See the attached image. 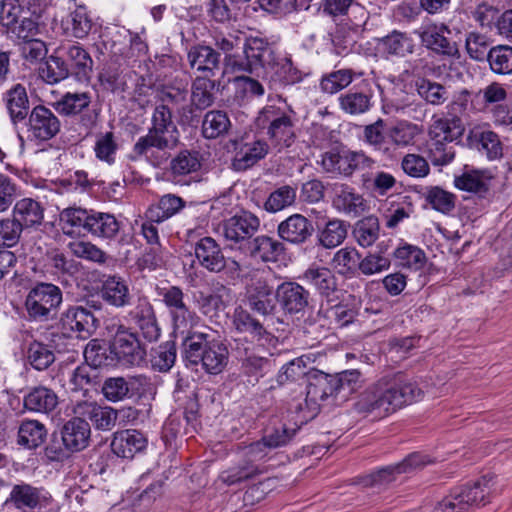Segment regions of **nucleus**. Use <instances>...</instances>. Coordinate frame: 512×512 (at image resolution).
I'll return each mask as SVG.
<instances>
[{
    "label": "nucleus",
    "instance_id": "nucleus-1",
    "mask_svg": "<svg viewBox=\"0 0 512 512\" xmlns=\"http://www.w3.org/2000/svg\"><path fill=\"white\" fill-rule=\"evenodd\" d=\"M147 134L138 138L133 146L137 159H143L154 168L167 164L170 151L181 143L180 132L173 122V111L181 124H190L196 117L188 101L186 86H166L157 93Z\"/></svg>",
    "mask_w": 512,
    "mask_h": 512
},
{
    "label": "nucleus",
    "instance_id": "nucleus-2",
    "mask_svg": "<svg viewBox=\"0 0 512 512\" xmlns=\"http://www.w3.org/2000/svg\"><path fill=\"white\" fill-rule=\"evenodd\" d=\"M423 395V390L415 380L402 373H394L370 384L361 393L354 407L360 414L381 419L420 401Z\"/></svg>",
    "mask_w": 512,
    "mask_h": 512
},
{
    "label": "nucleus",
    "instance_id": "nucleus-3",
    "mask_svg": "<svg viewBox=\"0 0 512 512\" xmlns=\"http://www.w3.org/2000/svg\"><path fill=\"white\" fill-rule=\"evenodd\" d=\"M183 358L186 365L201 366L208 374L218 375L229 361L227 345L211 334L201 332L186 335L182 341Z\"/></svg>",
    "mask_w": 512,
    "mask_h": 512
},
{
    "label": "nucleus",
    "instance_id": "nucleus-4",
    "mask_svg": "<svg viewBox=\"0 0 512 512\" xmlns=\"http://www.w3.org/2000/svg\"><path fill=\"white\" fill-rule=\"evenodd\" d=\"M65 234H72L74 228L82 229L93 237L113 239L120 230V224L113 214L85 209L68 207L60 213Z\"/></svg>",
    "mask_w": 512,
    "mask_h": 512
},
{
    "label": "nucleus",
    "instance_id": "nucleus-5",
    "mask_svg": "<svg viewBox=\"0 0 512 512\" xmlns=\"http://www.w3.org/2000/svg\"><path fill=\"white\" fill-rule=\"evenodd\" d=\"M292 111L276 105L264 106L256 119L257 126L266 130L271 146L281 152L295 142V122Z\"/></svg>",
    "mask_w": 512,
    "mask_h": 512
},
{
    "label": "nucleus",
    "instance_id": "nucleus-6",
    "mask_svg": "<svg viewBox=\"0 0 512 512\" xmlns=\"http://www.w3.org/2000/svg\"><path fill=\"white\" fill-rule=\"evenodd\" d=\"M492 476H483L472 485L454 489L434 507L433 512H467L472 507L489 502L492 492Z\"/></svg>",
    "mask_w": 512,
    "mask_h": 512
},
{
    "label": "nucleus",
    "instance_id": "nucleus-7",
    "mask_svg": "<svg viewBox=\"0 0 512 512\" xmlns=\"http://www.w3.org/2000/svg\"><path fill=\"white\" fill-rule=\"evenodd\" d=\"M62 301L63 294L58 286L40 282L28 292L25 308L30 319L44 322L54 318Z\"/></svg>",
    "mask_w": 512,
    "mask_h": 512
},
{
    "label": "nucleus",
    "instance_id": "nucleus-8",
    "mask_svg": "<svg viewBox=\"0 0 512 512\" xmlns=\"http://www.w3.org/2000/svg\"><path fill=\"white\" fill-rule=\"evenodd\" d=\"M376 161L363 151L331 149L321 155L318 164L330 174L351 177L356 170L371 169Z\"/></svg>",
    "mask_w": 512,
    "mask_h": 512
},
{
    "label": "nucleus",
    "instance_id": "nucleus-9",
    "mask_svg": "<svg viewBox=\"0 0 512 512\" xmlns=\"http://www.w3.org/2000/svg\"><path fill=\"white\" fill-rule=\"evenodd\" d=\"M226 148L228 152L232 153L231 166L233 170L243 172L263 160L268 155L270 146L263 139L238 137L230 139Z\"/></svg>",
    "mask_w": 512,
    "mask_h": 512
},
{
    "label": "nucleus",
    "instance_id": "nucleus-10",
    "mask_svg": "<svg viewBox=\"0 0 512 512\" xmlns=\"http://www.w3.org/2000/svg\"><path fill=\"white\" fill-rule=\"evenodd\" d=\"M111 353L115 364L139 366L144 361L147 351L134 332L124 325H119L111 342Z\"/></svg>",
    "mask_w": 512,
    "mask_h": 512
},
{
    "label": "nucleus",
    "instance_id": "nucleus-11",
    "mask_svg": "<svg viewBox=\"0 0 512 512\" xmlns=\"http://www.w3.org/2000/svg\"><path fill=\"white\" fill-rule=\"evenodd\" d=\"M92 102L91 93L83 92H66L56 102L53 108L59 115L65 117H76L80 115V123L86 129H92L98 121V112L89 110Z\"/></svg>",
    "mask_w": 512,
    "mask_h": 512
},
{
    "label": "nucleus",
    "instance_id": "nucleus-12",
    "mask_svg": "<svg viewBox=\"0 0 512 512\" xmlns=\"http://www.w3.org/2000/svg\"><path fill=\"white\" fill-rule=\"evenodd\" d=\"M27 117V139L36 144L51 140L61 130L58 116L44 105L33 107Z\"/></svg>",
    "mask_w": 512,
    "mask_h": 512
},
{
    "label": "nucleus",
    "instance_id": "nucleus-13",
    "mask_svg": "<svg viewBox=\"0 0 512 512\" xmlns=\"http://www.w3.org/2000/svg\"><path fill=\"white\" fill-rule=\"evenodd\" d=\"M168 161L167 173L175 184L190 185L197 181V173L202 167L198 151L183 149Z\"/></svg>",
    "mask_w": 512,
    "mask_h": 512
},
{
    "label": "nucleus",
    "instance_id": "nucleus-14",
    "mask_svg": "<svg viewBox=\"0 0 512 512\" xmlns=\"http://www.w3.org/2000/svg\"><path fill=\"white\" fill-rule=\"evenodd\" d=\"M260 227V220L257 216L248 211H242L223 222V236L234 244H240L239 248L245 249L247 242L251 241L253 235Z\"/></svg>",
    "mask_w": 512,
    "mask_h": 512
},
{
    "label": "nucleus",
    "instance_id": "nucleus-15",
    "mask_svg": "<svg viewBox=\"0 0 512 512\" xmlns=\"http://www.w3.org/2000/svg\"><path fill=\"white\" fill-rule=\"evenodd\" d=\"M151 383L144 375L107 378L102 386V392L105 398L111 402L123 401L131 398L135 394L149 391Z\"/></svg>",
    "mask_w": 512,
    "mask_h": 512
},
{
    "label": "nucleus",
    "instance_id": "nucleus-16",
    "mask_svg": "<svg viewBox=\"0 0 512 512\" xmlns=\"http://www.w3.org/2000/svg\"><path fill=\"white\" fill-rule=\"evenodd\" d=\"M245 302L250 310L267 316L276 308V291L263 277H254L246 286Z\"/></svg>",
    "mask_w": 512,
    "mask_h": 512
},
{
    "label": "nucleus",
    "instance_id": "nucleus-17",
    "mask_svg": "<svg viewBox=\"0 0 512 512\" xmlns=\"http://www.w3.org/2000/svg\"><path fill=\"white\" fill-rule=\"evenodd\" d=\"M57 53H61L66 61L69 72L79 82L90 80L94 61L90 53L80 43L62 45Z\"/></svg>",
    "mask_w": 512,
    "mask_h": 512
},
{
    "label": "nucleus",
    "instance_id": "nucleus-18",
    "mask_svg": "<svg viewBox=\"0 0 512 512\" xmlns=\"http://www.w3.org/2000/svg\"><path fill=\"white\" fill-rule=\"evenodd\" d=\"M430 463H432V460L429 456L421 453H412L400 463L386 466L372 473L367 478L366 483L371 486L386 485L394 481L396 479V475L409 473Z\"/></svg>",
    "mask_w": 512,
    "mask_h": 512
},
{
    "label": "nucleus",
    "instance_id": "nucleus-19",
    "mask_svg": "<svg viewBox=\"0 0 512 512\" xmlns=\"http://www.w3.org/2000/svg\"><path fill=\"white\" fill-rule=\"evenodd\" d=\"M60 325L65 332H75L81 338H88L95 333L99 320L91 311L82 306H71L60 317Z\"/></svg>",
    "mask_w": 512,
    "mask_h": 512
},
{
    "label": "nucleus",
    "instance_id": "nucleus-20",
    "mask_svg": "<svg viewBox=\"0 0 512 512\" xmlns=\"http://www.w3.org/2000/svg\"><path fill=\"white\" fill-rule=\"evenodd\" d=\"M310 293L297 282L288 281L278 285L276 298L285 313H303L309 304Z\"/></svg>",
    "mask_w": 512,
    "mask_h": 512
},
{
    "label": "nucleus",
    "instance_id": "nucleus-21",
    "mask_svg": "<svg viewBox=\"0 0 512 512\" xmlns=\"http://www.w3.org/2000/svg\"><path fill=\"white\" fill-rule=\"evenodd\" d=\"M312 222L304 215L295 213L281 221L277 227L279 238L292 245H302L313 235Z\"/></svg>",
    "mask_w": 512,
    "mask_h": 512
},
{
    "label": "nucleus",
    "instance_id": "nucleus-22",
    "mask_svg": "<svg viewBox=\"0 0 512 512\" xmlns=\"http://www.w3.org/2000/svg\"><path fill=\"white\" fill-rule=\"evenodd\" d=\"M148 445L147 436L136 429L117 431L111 441L112 452L123 459H133L136 454L142 453Z\"/></svg>",
    "mask_w": 512,
    "mask_h": 512
},
{
    "label": "nucleus",
    "instance_id": "nucleus-23",
    "mask_svg": "<svg viewBox=\"0 0 512 512\" xmlns=\"http://www.w3.org/2000/svg\"><path fill=\"white\" fill-rule=\"evenodd\" d=\"M265 74L273 88L295 84L303 78L301 71L294 66L290 56L275 55L268 61Z\"/></svg>",
    "mask_w": 512,
    "mask_h": 512
},
{
    "label": "nucleus",
    "instance_id": "nucleus-24",
    "mask_svg": "<svg viewBox=\"0 0 512 512\" xmlns=\"http://www.w3.org/2000/svg\"><path fill=\"white\" fill-rule=\"evenodd\" d=\"M451 31L445 24L429 26L419 33L422 44L433 52L448 57L459 55L457 43L449 39L446 34Z\"/></svg>",
    "mask_w": 512,
    "mask_h": 512
},
{
    "label": "nucleus",
    "instance_id": "nucleus-25",
    "mask_svg": "<svg viewBox=\"0 0 512 512\" xmlns=\"http://www.w3.org/2000/svg\"><path fill=\"white\" fill-rule=\"evenodd\" d=\"M129 317L139 328L142 336L149 342L156 341L160 336L153 305L146 297L139 298L137 304L129 311Z\"/></svg>",
    "mask_w": 512,
    "mask_h": 512
},
{
    "label": "nucleus",
    "instance_id": "nucleus-26",
    "mask_svg": "<svg viewBox=\"0 0 512 512\" xmlns=\"http://www.w3.org/2000/svg\"><path fill=\"white\" fill-rule=\"evenodd\" d=\"M333 207L348 216L358 217L368 208L363 195L348 184H338L334 187Z\"/></svg>",
    "mask_w": 512,
    "mask_h": 512
},
{
    "label": "nucleus",
    "instance_id": "nucleus-27",
    "mask_svg": "<svg viewBox=\"0 0 512 512\" xmlns=\"http://www.w3.org/2000/svg\"><path fill=\"white\" fill-rule=\"evenodd\" d=\"M195 257L203 268L211 273H219L224 267V254L220 245L212 237H203L194 245Z\"/></svg>",
    "mask_w": 512,
    "mask_h": 512
},
{
    "label": "nucleus",
    "instance_id": "nucleus-28",
    "mask_svg": "<svg viewBox=\"0 0 512 512\" xmlns=\"http://www.w3.org/2000/svg\"><path fill=\"white\" fill-rule=\"evenodd\" d=\"M60 435L74 453L83 451L89 446L91 438L90 424L81 417L67 420L60 429Z\"/></svg>",
    "mask_w": 512,
    "mask_h": 512
},
{
    "label": "nucleus",
    "instance_id": "nucleus-29",
    "mask_svg": "<svg viewBox=\"0 0 512 512\" xmlns=\"http://www.w3.org/2000/svg\"><path fill=\"white\" fill-rule=\"evenodd\" d=\"M100 296L106 303L116 308L126 307L132 300L128 282L118 275H109L102 281Z\"/></svg>",
    "mask_w": 512,
    "mask_h": 512
},
{
    "label": "nucleus",
    "instance_id": "nucleus-30",
    "mask_svg": "<svg viewBox=\"0 0 512 512\" xmlns=\"http://www.w3.org/2000/svg\"><path fill=\"white\" fill-rule=\"evenodd\" d=\"M187 59L191 68L205 73V77H214L221 67L220 54L207 45L192 46Z\"/></svg>",
    "mask_w": 512,
    "mask_h": 512
},
{
    "label": "nucleus",
    "instance_id": "nucleus-31",
    "mask_svg": "<svg viewBox=\"0 0 512 512\" xmlns=\"http://www.w3.org/2000/svg\"><path fill=\"white\" fill-rule=\"evenodd\" d=\"M466 140L470 148L485 153L489 160L500 159L503 156L499 136L491 130L473 128L469 131Z\"/></svg>",
    "mask_w": 512,
    "mask_h": 512
},
{
    "label": "nucleus",
    "instance_id": "nucleus-32",
    "mask_svg": "<svg viewBox=\"0 0 512 512\" xmlns=\"http://www.w3.org/2000/svg\"><path fill=\"white\" fill-rule=\"evenodd\" d=\"M245 252L255 259L274 263L285 253V246L273 237L259 235L247 242Z\"/></svg>",
    "mask_w": 512,
    "mask_h": 512
},
{
    "label": "nucleus",
    "instance_id": "nucleus-33",
    "mask_svg": "<svg viewBox=\"0 0 512 512\" xmlns=\"http://www.w3.org/2000/svg\"><path fill=\"white\" fill-rule=\"evenodd\" d=\"M373 92L367 84L352 88L339 96L340 109L349 115H361L372 107Z\"/></svg>",
    "mask_w": 512,
    "mask_h": 512
},
{
    "label": "nucleus",
    "instance_id": "nucleus-34",
    "mask_svg": "<svg viewBox=\"0 0 512 512\" xmlns=\"http://www.w3.org/2000/svg\"><path fill=\"white\" fill-rule=\"evenodd\" d=\"M3 101L13 124L24 121L30 114V103L24 85L17 83L8 89Z\"/></svg>",
    "mask_w": 512,
    "mask_h": 512
},
{
    "label": "nucleus",
    "instance_id": "nucleus-35",
    "mask_svg": "<svg viewBox=\"0 0 512 512\" xmlns=\"http://www.w3.org/2000/svg\"><path fill=\"white\" fill-rule=\"evenodd\" d=\"M232 323L238 332L249 334L254 341L262 345L264 343H270L274 338L258 319L254 318L242 307L235 309Z\"/></svg>",
    "mask_w": 512,
    "mask_h": 512
},
{
    "label": "nucleus",
    "instance_id": "nucleus-36",
    "mask_svg": "<svg viewBox=\"0 0 512 512\" xmlns=\"http://www.w3.org/2000/svg\"><path fill=\"white\" fill-rule=\"evenodd\" d=\"M465 132L462 119H451L448 116L433 115L428 134L430 139L446 142L459 141Z\"/></svg>",
    "mask_w": 512,
    "mask_h": 512
},
{
    "label": "nucleus",
    "instance_id": "nucleus-37",
    "mask_svg": "<svg viewBox=\"0 0 512 512\" xmlns=\"http://www.w3.org/2000/svg\"><path fill=\"white\" fill-rule=\"evenodd\" d=\"M300 279L313 286L323 296H329L337 289V279L332 270L317 264L310 265Z\"/></svg>",
    "mask_w": 512,
    "mask_h": 512
},
{
    "label": "nucleus",
    "instance_id": "nucleus-38",
    "mask_svg": "<svg viewBox=\"0 0 512 512\" xmlns=\"http://www.w3.org/2000/svg\"><path fill=\"white\" fill-rule=\"evenodd\" d=\"M12 216L23 229L41 225L44 219V209L41 204L32 198H22L16 201Z\"/></svg>",
    "mask_w": 512,
    "mask_h": 512
},
{
    "label": "nucleus",
    "instance_id": "nucleus-39",
    "mask_svg": "<svg viewBox=\"0 0 512 512\" xmlns=\"http://www.w3.org/2000/svg\"><path fill=\"white\" fill-rule=\"evenodd\" d=\"M494 175L489 170L467 169L454 179L455 186L463 191L484 195Z\"/></svg>",
    "mask_w": 512,
    "mask_h": 512
},
{
    "label": "nucleus",
    "instance_id": "nucleus-40",
    "mask_svg": "<svg viewBox=\"0 0 512 512\" xmlns=\"http://www.w3.org/2000/svg\"><path fill=\"white\" fill-rule=\"evenodd\" d=\"M47 428L38 420L25 419L18 427L17 444L21 447L34 450L46 440Z\"/></svg>",
    "mask_w": 512,
    "mask_h": 512
},
{
    "label": "nucleus",
    "instance_id": "nucleus-41",
    "mask_svg": "<svg viewBox=\"0 0 512 512\" xmlns=\"http://www.w3.org/2000/svg\"><path fill=\"white\" fill-rule=\"evenodd\" d=\"M77 412L85 415L98 430H110L116 423V409L100 406L95 402H85L78 405Z\"/></svg>",
    "mask_w": 512,
    "mask_h": 512
},
{
    "label": "nucleus",
    "instance_id": "nucleus-42",
    "mask_svg": "<svg viewBox=\"0 0 512 512\" xmlns=\"http://www.w3.org/2000/svg\"><path fill=\"white\" fill-rule=\"evenodd\" d=\"M414 41L407 34L400 31H392L378 42L379 51L388 56L405 57L414 51Z\"/></svg>",
    "mask_w": 512,
    "mask_h": 512
},
{
    "label": "nucleus",
    "instance_id": "nucleus-43",
    "mask_svg": "<svg viewBox=\"0 0 512 512\" xmlns=\"http://www.w3.org/2000/svg\"><path fill=\"white\" fill-rule=\"evenodd\" d=\"M185 206V201L174 194L162 196L156 204L151 205L145 212V218L157 222L166 221L180 212Z\"/></svg>",
    "mask_w": 512,
    "mask_h": 512
},
{
    "label": "nucleus",
    "instance_id": "nucleus-44",
    "mask_svg": "<svg viewBox=\"0 0 512 512\" xmlns=\"http://www.w3.org/2000/svg\"><path fill=\"white\" fill-rule=\"evenodd\" d=\"M349 224L341 219L328 220L322 228H318V244L326 249L341 245L347 237Z\"/></svg>",
    "mask_w": 512,
    "mask_h": 512
},
{
    "label": "nucleus",
    "instance_id": "nucleus-45",
    "mask_svg": "<svg viewBox=\"0 0 512 512\" xmlns=\"http://www.w3.org/2000/svg\"><path fill=\"white\" fill-rule=\"evenodd\" d=\"M57 404L56 393L44 386L34 387L24 397V407L33 412L49 413L56 408Z\"/></svg>",
    "mask_w": 512,
    "mask_h": 512
},
{
    "label": "nucleus",
    "instance_id": "nucleus-46",
    "mask_svg": "<svg viewBox=\"0 0 512 512\" xmlns=\"http://www.w3.org/2000/svg\"><path fill=\"white\" fill-rule=\"evenodd\" d=\"M64 26L70 36L76 39H85L94 27V22L87 7L78 5L69 13Z\"/></svg>",
    "mask_w": 512,
    "mask_h": 512
},
{
    "label": "nucleus",
    "instance_id": "nucleus-47",
    "mask_svg": "<svg viewBox=\"0 0 512 512\" xmlns=\"http://www.w3.org/2000/svg\"><path fill=\"white\" fill-rule=\"evenodd\" d=\"M243 53L255 69H266L268 61L276 55L267 40L260 37H249L243 47Z\"/></svg>",
    "mask_w": 512,
    "mask_h": 512
},
{
    "label": "nucleus",
    "instance_id": "nucleus-48",
    "mask_svg": "<svg viewBox=\"0 0 512 512\" xmlns=\"http://www.w3.org/2000/svg\"><path fill=\"white\" fill-rule=\"evenodd\" d=\"M364 140L375 151L387 158L394 156V148L389 144V136L384 131V121L378 119L376 122L364 127Z\"/></svg>",
    "mask_w": 512,
    "mask_h": 512
},
{
    "label": "nucleus",
    "instance_id": "nucleus-49",
    "mask_svg": "<svg viewBox=\"0 0 512 512\" xmlns=\"http://www.w3.org/2000/svg\"><path fill=\"white\" fill-rule=\"evenodd\" d=\"M169 316L174 332L183 335V338L198 333L193 329L201 323V318L187 303L169 313Z\"/></svg>",
    "mask_w": 512,
    "mask_h": 512
},
{
    "label": "nucleus",
    "instance_id": "nucleus-50",
    "mask_svg": "<svg viewBox=\"0 0 512 512\" xmlns=\"http://www.w3.org/2000/svg\"><path fill=\"white\" fill-rule=\"evenodd\" d=\"M216 82L210 77H196L192 83L190 105L195 109L204 110L214 103L213 90Z\"/></svg>",
    "mask_w": 512,
    "mask_h": 512
},
{
    "label": "nucleus",
    "instance_id": "nucleus-51",
    "mask_svg": "<svg viewBox=\"0 0 512 512\" xmlns=\"http://www.w3.org/2000/svg\"><path fill=\"white\" fill-rule=\"evenodd\" d=\"M84 358L86 363L93 367V369L115 364L113 354L111 353V344L98 339H92L88 342L84 349Z\"/></svg>",
    "mask_w": 512,
    "mask_h": 512
},
{
    "label": "nucleus",
    "instance_id": "nucleus-52",
    "mask_svg": "<svg viewBox=\"0 0 512 512\" xmlns=\"http://www.w3.org/2000/svg\"><path fill=\"white\" fill-rule=\"evenodd\" d=\"M422 133V128L409 121H400L387 130L389 144L394 151L414 143L415 138Z\"/></svg>",
    "mask_w": 512,
    "mask_h": 512
},
{
    "label": "nucleus",
    "instance_id": "nucleus-53",
    "mask_svg": "<svg viewBox=\"0 0 512 512\" xmlns=\"http://www.w3.org/2000/svg\"><path fill=\"white\" fill-rule=\"evenodd\" d=\"M415 89L421 99L433 106H440L449 98V92L445 86L426 78L417 79Z\"/></svg>",
    "mask_w": 512,
    "mask_h": 512
},
{
    "label": "nucleus",
    "instance_id": "nucleus-54",
    "mask_svg": "<svg viewBox=\"0 0 512 512\" xmlns=\"http://www.w3.org/2000/svg\"><path fill=\"white\" fill-rule=\"evenodd\" d=\"M67 247L73 256L99 265H104L112 260L110 255L89 241H72Z\"/></svg>",
    "mask_w": 512,
    "mask_h": 512
},
{
    "label": "nucleus",
    "instance_id": "nucleus-55",
    "mask_svg": "<svg viewBox=\"0 0 512 512\" xmlns=\"http://www.w3.org/2000/svg\"><path fill=\"white\" fill-rule=\"evenodd\" d=\"M231 128V121L226 112L221 110L208 111L203 119L202 131L207 139H215L226 134Z\"/></svg>",
    "mask_w": 512,
    "mask_h": 512
},
{
    "label": "nucleus",
    "instance_id": "nucleus-56",
    "mask_svg": "<svg viewBox=\"0 0 512 512\" xmlns=\"http://www.w3.org/2000/svg\"><path fill=\"white\" fill-rule=\"evenodd\" d=\"M39 76L48 84H56L71 76L62 54L51 55L39 68Z\"/></svg>",
    "mask_w": 512,
    "mask_h": 512
},
{
    "label": "nucleus",
    "instance_id": "nucleus-57",
    "mask_svg": "<svg viewBox=\"0 0 512 512\" xmlns=\"http://www.w3.org/2000/svg\"><path fill=\"white\" fill-rule=\"evenodd\" d=\"M259 472L255 464L243 460L237 465L223 470L219 475V480L227 486H233L255 477Z\"/></svg>",
    "mask_w": 512,
    "mask_h": 512
},
{
    "label": "nucleus",
    "instance_id": "nucleus-58",
    "mask_svg": "<svg viewBox=\"0 0 512 512\" xmlns=\"http://www.w3.org/2000/svg\"><path fill=\"white\" fill-rule=\"evenodd\" d=\"M361 255L352 247L339 249L332 258V265L338 274L352 275L359 269Z\"/></svg>",
    "mask_w": 512,
    "mask_h": 512
},
{
    "label": "nucleus",
    "instance_id": "nucleus-59",
    "mask_svg": "<svg viewBox=\"0 0 512 512\" xmlns=\"http://www.w3.org/2000/svg\"><path fill=\"white\" fill-rule=\"evenodd\" d=\"M380 225L375 216H368L359 220L353 230L357 243L362 247H369L379 237Z\"/></svg>",
    "mask_w": 512,
    "mask_h": 512
},
{
    "label": "nucleus",
    "instance_id": "nucleus-60",
    "mask_svg": "<svg viewBox=\"0 0 512 512\" xmlns=\"http://www.w3.org/2000/svg\"><path fill=\"white\" fill-rule=\"evenodd\" d=\"M487 61L491 70L499 75L512 74V47L498 45L489 50Z\"/></svg>",
    "mask_w": 512,
    "mask_h": 512
},
{
    "label": "nucleus",
    "instance_id": "nucleus-61",
    "mask_svg": "<svg viewBox=\"0 0 512 512\" xmlns=\"http://www.w3.org/2000/svg\"><path fill=\"white\" fill-rule=\"evenodd\" d=\"M40 489L26 483L15 485L10 493V500L18 509L35 508L40 503Z\"/></svg>",
    "mask_w": 512,
    "mask_h": 512
},
{
    "label": "nucleus",
    "instance_id": "nucleus-62",
    "mask_svg": "<svg viewBox=\"0 0 512 512\" xmlns=\"http://www.w3.org/2000/svg\"><path fill=\"white\" fill-rule=\"evenodd\" d=\"M177 347L174 341L161 343L152 356V367L159 372H168L175 364Z\"/></svg>",
    "mask_w": 512,
    "mask_h": 512
},
{
    "label": "nucleus",
    "instance_id": "nucleus-63",
    "mask_svg": "<svg viewBox=\"0 0 512 512\" xmlns=\"http://www.w3.org/2000/svg\"><path fill=\"white\" fill-rule=\"evenodd\" d=\"M310 372L311 370L307 368L304 356H301L283 365L277 375L276 381L279 385H284L288 382L299 381L304 377L308 379Z\"/></svg>",
    "mask_w": 512,
    "mask_h": 512
},
{
    "label": "nucleus",
    "instance_id": "nucleus-64",
    "mask_svg": "<svg viewBox=\"0 0 512 512\" xmlns=\"http://www.w3.org/2000/svg\"><path fill=\"white\" fill-rule=\"evenodd\" d=\"M394 256L400 266L415 271L421 269L426 260L425 253L420 248L409 244L398 247Z\"/></svg>",
    "mask_w": 512,
    "mask_h": 512
}]
</instances>
